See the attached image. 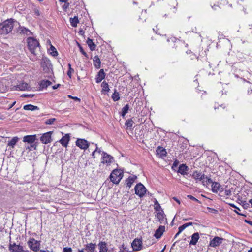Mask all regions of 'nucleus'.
Wrapping results in <instances>:
<instances>
[{
  "label": "nucleus",
  "mask_w": 252,
  "mask_h": 252,
  "mask_svg": "<svg viewBox=\"0 0 252 252\" xmlns=\"http://www.w3.org/2000/svg\"><path fill=\"white\" fill-rule=\"evenodd\" d=\"M73 72H74V70L73 69H68V70L67 71V74L69 77V78L71 77V74Z\"/></svg>",
  "instance_id": "8fccbe9b"
},
{
  "label": "nucleus",
  "mask_w": 252,
  "mask_h": 252,
  "mask_svg": "<svg viewBox=\"0 0 252 252\" xmlns=\"http://www.w3.org/2000/svg\"><path fill=\"white\" fill-rule=\"evenodd\" d=\"M188 197L191 200H193V201H196L197 202H198L199 203H201V202H200V201L199 200H198L197 199H196L194 196H192L191 195H188Z\"/></svg>",
  "instance_id": "79ce46f5"
},
{
  "label": "nucleus",
  "mask_w": 252,
  "mask_h": 252,
  "mask_svg": "<svg viewBox=\"0 0 252 252\" xmlns=\"http://www.w3.org/2000/svg\"><path fill=\"white\" fill-rule=\"evenodd\" d=\"M35 140L36 135H27L23 137V141L24 142H27L31 144V147L34 148V149H35L36 145L33 144L35 141Z\"/></svg>",
  "instance_id": "1a4fd4ad"
},
{
  "label": "nucleus",
  "mask_w": 252,
  "mask_h": 252,
  "mask_svg": "<svg viewBox=\"0 0 252 252\" xmlns=\"http://www.w3.org/2000/svg\"><path fill=\"white\" fill-rule=\"evenodd\" d=\"M230 205L232 206L233 208H236L237 210H240V209L237 208L234 204H230Z\"/></svg>",
  "instance_id": "69168bd1"
},
{
  "label": "nucleus",
  "mask_w": 252,
  "mask_h": 252,
  "mask_svg": "<svg viewBox=\"0 0 252 252\" xmlns=\"http://www.w3.org/2000/svg\"><path fill=\"white\" fill-rule=\"evenodd\" d=\"M13 88H15V90L25 91L28 90L29 88V85L25 82H21L17 86H15Z\"/></svg>",
  "instance_id": "dca6fc26"
},
{
  "label": "nucleus",
  "mask_w": 252,
  "mask_h": 252,
  "mask_svg": "<svg viewBox=\"0 0 252 252\" xmlns=\"http://www.w3.org/2000/svg\"><path fill=\"white\" fill-rule=\"evenodd\" d=\"M186 228V226L185 225V224L180 226L178 229L179 233H181L185 228Z\"/></svg>",
  "instance_id": "c03bdc74"
},
{
  "label": "nucleus",
  "mask_w": 252,
  "mask_h": 252,
  "mask_svg": "<svg viewBox=\"0 0 252 252\" xmlns=\"http://www.w3.org/2000/svg\"><path fill=\"white\" fill-rule=\"evenodd\" d=\"M122 172L118 169H114L110 175V179L114 184H118L122 178Z\"/></svg>",
  "instance_id": "7ed1b4c3"
},
{
  "label": "nucleus",
  "mask_w": 252,
  "mask_h": 252,
  "mask_svg": "<svg viewBox=\"0 0 252 252\" xmlns=\"http://www.w3.org/2000/svg\"><path fill=\"white\" fill-rule=\"evenodd\" d=\"M165 231V226H160L159 228L156 230L154 236L157 238H160L162 235L163 232Z\"/></svg>",
  "instance_id": "6ab92c4d"
},
{
  "label": "nucleus",
  "mask_w": 252,
  "mask_h": 252,
  "mask_svg": "<svg viewBox=\"0 0 252 252\" xmlns=\"http://www.w3.org/2000/svg\"><path fill=\"white\" fill-rule=\"evenodd\" d=\"M40 252H54L53 251H49L47 250H40Z\"/></svg>",
  "instance_id": "0e129e2a"
},
{
  "label": "nucleus",
  "mask_w": 252,
  "mask_h": 252,
  "mask_svg": "<svg viewBox=\"0 0 252 252\" xmlns=\"http://www.w3.org/2000/svg\"><path fill=\"white\" fill-rule=\"evenodd\" d=\"M69 5V3L66 2V3H64V5L63 6V7L65 9L67 8V7H68Z\"/></svg>",
  "instance_id": "4d7b16f0"
},
{
  "label": "nucleus",
  "mask_w": 252,
  "mask_h": 252,
  "mask_svg": "<svg viewBox=\"0 0 252 252\" xmlns=\"http://www.w3.org/2000/svg\"><path fill=\"white\" fill-rule=\"evenodd\" d=\"M70 140V136L69 134H66L60 140V143L63 146L66 147Z\"/></svg>",
  "instance_id": "f3484780"
},
{
  "label": "nucleus",
  "mask_w": 252,
  "mask_h": 252,
  "mask_svg": "<svg viewBox=\"0 0 252 252\" xmlns=\"http://www.w3.org/2000/svg\"><path fill=\"white\" fill-rule=\"evenodd\" d=\"M137 177L135 175L129 176L126 180V187L130 188L133 184L134 181L136 179Z\"/></svg>",
  "instance_id": "412c9836"
},
{
  "label": "nucleus",
  "mask_w": 252,
  "mask_h": 252,
  "mask_svg": "<svg viewBox=\"0 0 252 252\" xmlns=\"http://www.w3.org/2000/svg\"><path fill=\"white\" fill-rule=\"evenodd\" d=\"M133 121L131 119H128L125 123V126L127 128H131L133 125Z\"/></svg>",
  "instance_id": "4c0bfd02"
},
{
  "label": "nucleus",
  "mask_w": 252,
  "mask_h": 252,
  "mask_svg": "<svg viewBox=\"0 0 252 252\" xmlns=\"http://www.w3.org/2000/svg\"><path fill=\"white\" fill-rule=\"evenodd\" d=\"M206 178L207 179V180L206 181H205L204 180H203L202 181V183L204 185H205L206 184H208V183H210V184H212V185H213V183H214V182H213V180L211 178H208L207 177H206Z\"/></svg>",
  "instance_id": "a19ab883"
},
{
  "label": "nucleus",
  "mask_w": 252,
  "mask_h": 252,
  "mask_svg": "<svg viewBox=\"0 0 252 252\" xmlns=\"http://www.w3.org/2000/svg\"><path fill=\"white\" fill-rule=\"evenodd\" d=\"M173 199L175 200L178 203L180 204V201L179 199H178L176 197H174Z\"/></svg>",
  "instance_id": "338daca9"
},
{
  "label": "nucleus",
  "mask_w": 252,
  "mask_h": 252,
  "mask_svg": "<svg viewBox=\"0 0 252 252\" xmlns=\"http://www.w3.org/2000/svg\"><path fill=\"white\" fill-rule=\"evenodd\" d=\"M23 109L25 110L34 111L39 110V108L36 106H34L32 104H27L24 106Z\"/></svg>",
  "instance_id": "bb28decb"
},
{
  "label": "nucleus",
  "mask_w": 252,
  "mask_h": 252,
  "mask_svg": "<svg viewBox=\"0 0 252 252\" xmlns=\"http://www.w3.org/2000/svg\"><path fill=\"white\" fill-rule=\"evenodd\" d=\"M134 190L135 194L138 195L140 197H143L146 192V188L140 183L137 184L135 186Z\"/></svg>",
  "instance_id": "0eeeda50"
},
{
  "label": "nucleus",
  "mask_w": 252,
  "mask_h": 252,
  "mask_svg": "<svg viewBox=\"0 0 252 252\" xmlns=\"http://www.w3.org/2000/svg\"><path fill=\"white\" fill-rule=\"evenodd\" d=\"M87 43L91 51H94L95 50L96 45L91 39L88 38L87 40Z\"/></svg>",
  "instance_id": "c85d7f7f"
},
{
  "label": "nucleus",
  "mask_w": 252,
  "mask_h": 252,
  "mask_svg": "<svg viewBox=\"0 0 252 252\" xmlns=\"http://www.w3.org/2000/svg\"><path fill=\"white\" fill-rule=\"evenodd\" d=\"M199 239V233L197 232L194 233L191 236V240L189 242V244L191 245H196Z\"/></svg>",
  "instance_id": "4be33fe9"
},
{
  "label": "nucleus",
  "mask_w": 252,
  "mask_h": 252,
  "mask_svg": "<svg viewBox=\"0 0 252 252\" xmlns=\"http://www.w3.org/2000/svg\"><path fill=\"white\" fill-rule=\"evenodd\" d=\"M17 27H16L15 28V30L17 33L21 35L27 36L32 35V32L30 30L24 26H21L19 22L18 24H17Z\"/></svg>",
  "instance_id": "39448f33"
},
{
  "label": "nucleus",
  "mask_w": 252,
  "mask_h": 252,
  "mask_svg": "<svg viewBox=\"0 0 252 252\" xmlns=\"http://www.w3.org/2000/svg\"><path fill=\"white\" fill-rule=\"evenodd\" d=\"M178 165V161L176 160L174 162L173 164H172V168L174 170H175V168H176L177 167Z\"/></svg>",
  "instance_id": "49530a36"
},
{
  "label": "nucleus",
  "mask_w": 252,
  "mask_h": 252,
  "mask_svg": "<svg viewBox=\"0 0 252 252\" xmlns=\"http://www.w3.org/2000/svg\"><path fill=\"white\" fill-rule=\"evenodd\" d=\"M34 15L36 16H38L40 15V12H39V11L37 9H35L34 10Z\"/></svg>",
  "instance_id": "5fc2aeb1"
},
{
  "label": "nucleus",
  "mask_w": 252,
  "mask_h": 252,
  "mask_svg": "<svg viewBox=\"0 0 252 252\" xmlns=\"http://www.w3.org/2000/svg\"><path fill=\"white\" fill-rule=\"evenodd\" d=\"M192 176L195 180L201 181L205 178V175L204 173L197 171H194Z\"/></svg>",
  "instance_id": "a211bd4d"
},
{
  "label": "nucleus",
  "mask_w": 252,
  "mask_h": 252,
  "mask_svg": "<svg viewBox=\"0 0 252 252\" xmlns=\"http://www.w3.org/2000/svg\"><path fill=\"white\" fill-rule=\"evenodd\" d=\"M18 139L19 138L17 137H14L8 142V145L12 148H14L16 143L18 142Z\"/></svg>",
  "instance_id": "7c9ffc66"
},
{
  "label": "nucleus",
  "mask_w": 252,
  "mask_h": 252,
  "mask_svg": "<svg viewBox=\"0 0 252 252\" xmlns=\"http://www.w3.org/2000/svg\"><path fill=\"white\" fill-rule=\"evenodd\" d=\"M225 195L228 196H231L232 194L231 189L225 190L224 192Z\"/></svg>",
  "instance_id": "37998d69"
},
{
  "label": "nucleus",
  "mask_w": 252,
  "mask_h": 252,
  "mask_svg": "<svg viewBox=\"0 0 252 252\" xmlns=\"http://www.w3.org/2000/svg\"><path fill=\"white\" fill-rule=\"evenodd\" d=\"M223 240V238L216 236L210 241L209 246L211 247L216 248L222 244Z\"/></svg>",
  "instance_id": "9d476101"
},
{
  "label": "nucleus",
  "mask_w": 252,
  "mask_h": 252,
  "mask_svg": "<svg viewBox=\"0 0 252 252\" xmlns=\"http://www.w3.org/2000/svg\"><path fill=\"white\" fill-rule=\"evenodd\" d=\"M18 22L13 19H8L0 23V33L6 35L10 33L13 27H17Z\"/></svg>",
  "instance_id": "f257e3e1"
},
{
  "label": "nucleus",
  "mask_w": 252,
  "mask_h": 252,
  "mask_svg": "<svg viewBox=\"0 0 252 252\" xmlns=\"http://www.w3.org/2000/svg\"><path fill=\"white\" fill-rule=\"evenodd\" d=\"M68 97L71 98H72V99H74V100H75L76 101H79V102L80 101V99L78 98L77 97H74V96H72L70 95H68Z\"/></svg>",
  "instance_id": "3c124183"
},
{
  "label": "nucleus",
  "mask_w": 252,
  "mask_h": 252,
  "mask_svg": "<svg viewBox=\"0 0 252 252\" xmlns=\"http://www.w3.org/2000/svg\"><path fill=\"white\" fill-rule=\"evenodd\" d=\"M22 96L24 97H32L34 96V95L33 94H23Z\"/></svg>",
  "instance_id": "6e6d98bb"
},
{
  "label": "nucleus",
  "mask_w": 252,
  "mask_h": 252,
  "mask_svg": "<svg viewBox=\"0 0 252 252\" xmlns=\"http://www.w3.org/2000/svg\"><path fill=\"white\" fill-rule=\"evenodd\" d=\"M245 221L248 224H249L250 225L252 226V221H250V220H245Z\"/></svg>",
  "instance_id": "052dcab7"
},
{
  "label": "nucleus",
  "mask_w": 252,
  "mask_h": 252,
  "mask_svg": "<svg viewBox=\"0 0 252 252\" xmlns=\"http://www.w3.org/2000/svg\"><path fill=\"white\" fill-rule=\"evenodd\" d=\"M142 242L140 239H135L131 243V247L133 250L138 251L142 249Z\"/></svg>",
  "instance_id": "9b49d317"
},
{
  "label": "nucleus",
  "mask_w": 252,
  "mask_h": 252,
  "mask_svg": "<svg viewBox=\"0 0 252 252\" xmlns=\"http://www.w3.org/2000/svg\"><path fill=\"white\" fill-rule=\"evenodd\" d=\"M207 210L211 212H213V211L217 212V210H216L215 209L210 208V207H207Z\"/></svg>",
  "instance_id": "bf43d9fd"
},
{
  "label": "nucleus",
  "mask_w": 252,
  "mask_h": 252,
  "mask_svg": "<svg viewBox=\"0 0 252 252\" xmlns=\"http://www.w3.org/2000/svg\"><path fill=\"white\" fill-rule=\"evenodd\" d=\"M70 22L72 27H76L77 26V24L79 22L78 17L77 16H74L73 18H70Z\"/></svg>",
  "instance_id": "c756f323"
},
{
  "label": "nucleus",
  "mask_w": 252,
  "mask_h": 252,
  "mask_svg": "<svg viewBox=\"0 0 252 252\" xmlns=\"http://www.w3.org/2000/svg\"><path fill=\"white\" fill-rule=\"evenodd\" d=\"M93 64L97 69L100 68L101 61L98 56H95L93 58Z\"/></svg>",
  "instance_id": "b1692460"
},
{
  "label": "nucleus",
  "mask_w": 252,
  "mask_h": 252,
  "mask_svg": "<svg viewBox=\"0 0 252 252\" xmlns=\"http://www.w3.org/2000/svg\"><path fill=\"white\" fill-rule=\"evenodd\" d=\"M79 48H80V52L82 53V54H83L85 56H86V57H88V55L87 54V53L84 51V50L83 49L82 47L80 46L79 47Z\"/></svg>",
  "instance_id": "09e8293b"
},
{
  "label": "nucleus",
  "mask_w": 252,
  "mask_h": 252,
  "mask_svg": "<svg viewBox=\"0 0 252 252\" xmlns=\"http://www.w3.org/2000/svg\"><path fill=\"white\" fill-rule=\"evenodd\" d=\"M192 225V222H188L185 224V225L186 226V228L189 226H191Z\"/></svg>",
  "instance_id": "13d9d810"
},
{
  "label": "nucleus",
  "mask_w": 252,
  "mask_h": 252,
  "mask_svg": "<svg viewBox=\"0 0 252 252\" xmlns=\"http://www.w3.org/2000/svg\"><path fill=\"white\" fill-rule=\"evenodd\" d=\"M28 245L31 250L34 252H37L39 250L40 242L34 238H30L27 242Z\"/></svg>",
  "instance_id": "20e7f679"
},
{
  "label": "nucleus",
  "mask_w": 252,
  "mask_h": 252,
  "mask_svg": "<svg viewBox=\"0 0 252 252\" xmlns=\"http://www.w3.org/2000/svg\"><path fill=\"white\" fill-rule=\"evenodd\" d=\"M101 87L102 88V92H108L110 90L108 84L105 81H103L102 83Z\"/></svg>",
  "instance_id": "2f4dec72"
},
{
  "label": "nucleus",
  "mask_w": 252,
  "mask_h": 252,
  "mask_svg": "<svg viewBox=\"0 0 252 252\" xmlns=\"http://www.w3.org/2000/svg\"><path fill=\"white\" fill-rule=\"evenodd\" d=\"M52 132L50 131L44 133L40 137V141L44 144H48L51 142V135Z\"/></svg>",
  "instance_id": "ddd939ff"
},
{
  "label": "nucleus",
  "mask_w": 252,
  "mask_h": 252,
  "mask_svg": "<svg viewBox=\"0 0 252 252\" xmlns=\"http://www.w3.org/2000/svg\"><path fill=\"white\" fill-rule=\"evenodd\" d=\"M154 202L155 210L156 211H159V210H160L161 209V206H160V204H159V203L158 202V201L156 199H155Z\"/></svg>",
  "instance_id": "e433bc0d"
},
{
  "label": "nucleus",
  "mask_w": 252,
  "mask_h": 252,
  "mask_svg": "<svg viewBox=\"0 0 252 252\" xmlns=\"http://www.w3.org/2000/svg\"><path fill=\"white\" fill-rule=\"evenodd\" d=\"M27 41L28 49L32 54L36 55V50L39 47V43L33 37H28Z\"/></svg>",
  "instance_id": "f03ea898"
},
{
  "label": "nucleus",
  "mask_w": 252,
  "mask_h": 252,
  "mask_svg": "<svg viewBox=\"0 0 252 252\" xmlns=\"http://www.w3.org/2000/svg\"><path fill=\"white\" fill-rule=\"evenodd\" d=\"M50 50L51 51V54L53 56H57L58 55V52H57L56 48L54 46L51 45Z\"/></svg>",
  "instance_id": "58836bf2"
},
{
  "label": "nucleus",
  "mask_w": 252,
  "mask_h": 252,
  "mask_svg": "<svg viewBox=\"0 0 252 252\" xmlns=\"http://www.w3.org/2000/svg\"><path fill=\"white\" fill-rule=\"evenodd\" d=\"M55 121H56L55 118H51V119L46 120L45 122V123L46 125H51V124H53Z\"/></svg>",
  "instance_id": "ea45409f"
},
{
  "label": "nucleus",
  "mask_w": 252,
  "mask_h": 252,
  "mask_svg": "<svg viewBox=\"0 0 252 252\" xmlns=\"http://www.w3.org/2000/svg\"><path fill=\"white\" fill-rule=\"evenodd\" d=\"M9 250L10 252H23V248L20 245H16L14 243L13 244H10Z\"/></svg>",
  "instance_id": "4468645a"
},
{
  "label": "nucleus",
  "mask_w": 252,
  "mask_h": 252,
  "mask_svg": "<svg viewBox=\"0 0 252 252\" xmlns=\"http://www.w3.org/2000/svg\"><path fill=\"white\" fill-rule=\"evenodd\" d=\"M156 217L160 223L164 222L165 220V215L162 210H161L160 212H158L157 214Z\"/></svg>",
  "instance_id": "393cba45"
},
{
  "label": "nucleus",
  "mask_w": 252,
  "mask_h": 252,
  "mask_svg": "<svg viewBox=\"0 0 252 252\" xmlns=\"http://www.w3.org/2000/svg\"><path fill=\"white\" fill-rule=\"evenodd\" d=\"M95 146H96V148H95V150H94V151L92 152V154H91L92 157V158H95V152H96V151H98V147H97V144H95Z\"/></svg>",
  "instance_id": "a18cd8bd"
},
{
  "label": "nucleus",
  "mask_w": 252,
  "mask_h": 252,
  "mask_svg": "<svg viewBox=\"0 0 252 252\" xmlns=\"http://www.w3.org/2000/svg\"><path fill=\"white\" fill-rule=\"evenodd\" d=\"M129 110V105L126 104L122 108L121 116L122 117H125L126 114L128 112Z\"/></svg>",
  "instance_id": "473e14b6"
},
{
  "label": "nucleus",
  "mask_w": 252,
  "mask_h": 252,
  "mask_svg": "<svg viewBox=\"0 0 252 252\" xmlns=\"http://www.w3.org/2000/svg\"><path fill=\"white\" fill-rule=\"evenodd\" d=\"M60 86V84H58L56 85H54L52 87L53 89H57L59 86Z\"/></svg>",
  "instance_id": "680f3d73"
},
{
  "label": "nucleus",
  "mask_w": 252,
  "mask_h": 252,
  "mask_svg": "<svg viewBox=\"0 0 252 252\" xmlns=\"http://www.w3.org/2000/svg\"><path fill=\"white\" fill-rule=\"evenodd\" d=\"M98 246L99 248V252H107V248L106 247V243L105 242H101L99 243Z\"/></svg>",
  "instance_id": "cd10ccee"
},
{
  "label": "nucleus",
  "mask_w": 252,
  "mask_h": 252,
  "mask_svg": "<svg viewBox=\"0 0 252 252\" xmlns=\"http://www.w3.org/2000/svg\"><path fill=\"white\" fill-rule=\"evenodd\" d=\"M105 77V73L104 72V71L103 69H101L99 70L98 72L97 75L96 77V82L97 83H99L101 82V81L104 79Z\"/></svg>",
  "instance_id": "aec40b11"
},
{
  "label": "nucleus",
  "mask_w": 252,
  "mask_h": 252,
  "mask_svg": "<svg viewBox=\"0 0 252 252\" xmlns=\"http://www.w3.org/2000/svg\"><path fill=\"white\" fill-rule=\"evenodd\" d=\"M76 145L81 149H87L89 145L88 142L84 139H78L76 141Z\"/></svg>",
  "instance_id": "f8f14e48"
},
{
  "label": "nucleus",
  "mask_w": 252,
  "mask_h": 252,
  "mask_svg": "<svg viewBox=\"0 0 252 252\" xmlns=\"http://www.w3.org/2000/svg\"><path fill=\"white\" fill-rule=\"evenodd\" d=\"M51 84V82L50 81H49L48 80H43L41 82L40 86L42 88H46L48 86H50Z\"/></svg>",
  "instance_id": "72a5a7b5"
},
{
  "label": "nucleus",
  "mask_w": 252,
  "mask_h": 252,
  "mask_svg": "<svg viewBox=\"0 0 252 252\" xmlns=\"http://www.w3.org/2000/svg\"><path fill=\"white\" fill-rule=\"evenodd\" d=\"M211 6L212 8L215 10H217L220 8V7L218 5L215 4H214V5Z\"/></svg>",
  "instance_id": "864d4df0"
},
{
  "label": "nucleus",
  "mask_w": 252,
  "mask_h": 252,
  "mask_svg": "<svg viewBox=\"0 0 252 252\" xmlns=\"http://www.w3.org/2000/svg\"><path fill=\"white\" fill-rule=\"evenodd\" d=\"M114 161V158L110 155L108 154L105 152H102V157L101 158V163L106 164L107 166Z\"/></svg>",
  "instance_id": "423d86ee"
},
{
  "label": "nucleus",
  "mask_w": 252,
  "mask_h": 252,
  "mask_svg": "<svg viewBox=\"0 0 252 252\" xmlns=\"http://www.w3.org/2000/svg\"><path fill=\"white\" fill-rule=\"evenodd\" d=\"M63 252H72V251L71 248L65 247L63 248Z\"/></svg>",
  "instance_id": "de8ad7c7"
},
{
  "label": "nucleus",
  "mask_w": 252,
  "mask_h": 252,
  "mask_svg": "<svg viewBox=\"0 0 252 252\" xmlns=\"http://www.w3.org/2000/svg\"><path fill=\"white\" fill-rule=\"evenodd\" d=\"M112 98L114 101H117L120 99L119 94L116 90L112 95Z\"/></svg>",
  "instance_id": "f704fd0d"
},
{
  "label": "nucleus",
  "mask_w": 252,
  "mask_h": 252,
  "mask_svg": "<svg viewBox=\"0 0 252 252\" xmlns=\"http://www.w3.org/2000/svg\"><path fill=\"white\" fill-rule=\"evenodd\" d=\"M157 152L158 154H160L161 156H165L166 154L165 149L161 147H158V148L157 150Z\"/></svg>",
  "instance_id": "c9c22d12"
},
{
  "label": "nucleus",
  "mask_w": 252,
  "mask_h": 252,
  "mask_svg": "<svg viewBox=\"0 0 252 252\" xmlns=\"http://www.w3.org/2000/svg\"><path fill=\"white\" fill-rule=\"evenodd\" d=\"M16 103V101L13 102L10 105H9L8 109L11 108Z\"/></svg>",
  "instance_id": "e2e57ef3"
},
{
  "label": "nucleus",
  "mask_w": 252,
  "mask_h": 252,
  "mask_svg": "<svg viewBox=\"0 0 252 252\" xmlns=\"http://www.w3.org/2000/svg\"><path fill=\"white\" fill-rule=\"evenodd\" d=\"M41 66L45 72H48L52 66L50 60L47 58H42L41 62Z\"/></svg>",
  "instance_id": "6e6552de"
},
{
  "label": "nucleus",
  "mask_w": 252,
  "mask_h": 252,
  "mask_svg": "<svg viewBox=\"0 0 252 252\" xmlns=\"http://www.w3.org/2000/svg\"><path fill=\"white\" fill-rule=\"evenodd\" d=\"M188 167L184 164H181L178 168V172L182 175H185L187 174V171L188 170Z\"/></svg>",
  "instance_id": "5701e85b"
},
{
  "label": "nucleus",
  "mask_w": 252,
  "mask_h": 252,
  "mask_svg": "<svg viewBox=\"0 0 252 252\" xmlns=\"http://www.w3.org/2000/svg\"><path fill=\"white\" fill-rule=\"evenodd\" d=\"M180 233H179V232L178 231V232L176 234V235H175V236H174V238H176V237H177Z\"/></svg>",
  "instance_id": "774afa93"
},
{
  "label": "nucleus",
  "mask_w": 252,
  "mask_h": 252,
  "mask_svg": "<svg viewBox=\"0 0 252 252\" xmlns=\"http://www.w3.org/2000/svg\"><path fill=\"white\" fill-rule=\"evenodd\" d=\"M212 191L214 193H217L219 192H222L223 191V188L221 186L218 182H214L213 185H211Z\"/></svg>",
  "instance_id": "2eb2a0df"
},
{
  "label": "nucleus",
  "mask_w": 252,
  "mask_h": 252,
  "mask_svg": "<svg viewBox=\"0 0 252 252\" xmlns=\"http://www.w3.org/2000/svg\"><path fill=\"white\" fill-rule=\"evenodd\" d=\"M95 244L90 243L86 245L85 250L87 252H94L95 249Z\"/></svg>",
  "instance_id": "a878e982"
},
{
  "label": "nucleus",
  "mask_w": 252,
  "mask_h": 252,
  "mask_svg": "<svg viewBox=\"0 0 252 252\" xmlns=\"http://www.w3.org/2000/svg\"><path fill=\"white\" fill-rule=\"evenodd\" d=\"M122 247L123 249V250H122L121 249H120V250L119 251V252H128V251H127L126 250V248H124V245H122Z\"/></svg>",
  "instance_id": "603ef678"
}]
</instances>
